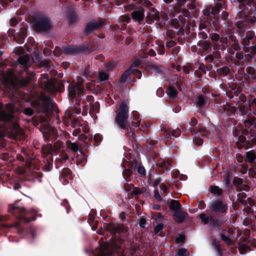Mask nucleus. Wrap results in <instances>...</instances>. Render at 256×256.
I'll list each match as a JSON object with an SVG mask.
<instances>
[{
    "mask_svg": "<svg viewBox=\"0 0 256 256\" xmlns=\"http://www.w3.org/2000/svg\"><path fill=\"white\" fill-rule=\"evenodd\" d=\"M117 114L116 120L122 128H125L128 116V108L126 104L122 102L116 108Z\"/></svg>",
    "mask_w": 256,
    "mask_h": 256,
    "instance_id": "f257e3e1",
    "label": "nucleus"
},
{
    "mask_svg": "<svg viewBox=\"0 0 256 256\" xmlns=\"http://www.w3.org/2000/svg\"><path fill=\"white\" fill-rule=\"evenodd\" d=\"M34 28L38 32H43L48 30L50 24L48 19L44 16H38L32 22Z\"/></svg>",
    "mask_w": 256,
    "mask_h": 256,
    "instance_id": "f03ea898",
    "label": "nucleus"
},
{
    "mask_svg": "<svg viewBox=\"0 0 256 256\" xmlns=\"http://www.w3.org/2000/svg\"><path fill=\"white\" fill-rule=\"evenodd\" d=\"M78 84L71 83L68 87V92L71 98H74L76 96L80 94L84 90L82 85L83 80L78 78Z\"/></svg>",
    "mask_w": 256,
    "mask_h": 256,
    "instance_id": "7ed1b4c3",
    "label": "nucleus"
},
{
    "mask_svg": "<svg viewBox=\"0 0 256 256\" xmlns=\"http://www.w3.org/2000/svg\"><path fill=\"white\" fill-rule=\"evenodd\" d=\"M13 106L12 104H7L4 110H0V120L10 121L12 118Z\"/></svg>",
    "mask_w": 256,
    "mask_h": 256,
    "instance_id": "20e7f679",
    "label": "nucleus"
},
{
    "mask_svg": "<svg viewBox=\"0 0 256 256\" xmlns=\"http://www.w3.org/2000/svg\"><path fill=\"white\" fill-rule=\"evenodd\" d=\"M210 208L215 212H225L228 209L226 205L219 200H216L212 202Z\"/></svg>",
    "mask_w": 256,
    "mask_h": 256,
    "instance_id": "39448f33",
    "label": "nucleus"
},
{
    "mask_svg": "<svg viewBox=\"0 0 256 256\" xmlns=\"http://www.w3.org/2000/svg\"><path fill=\"white\" fill-rule=\"evenodd\" d=\"M144 10L142 8L136 9L132 13V17L135 22H140L142 21L144 17Z\"/></svg>",
    "mask_w": 256,
    "mask_h": 256,
    "instance_id": "423d86ee",
    "label": "nucleus"
},
{
    "mask_svg": "<svg viewBox=\"0 0 256 256\" xmlns=\"http://www.w3.org/2000/svg\"><path fill=\"white\" fill-rule=\"evenodd\" d=\"M101 26V24L98 22H90L87 24L86 28V34H90L94 30L99 28Z\"/></svg>",
    "mask_w": 256,
    "mask_h": 256,
    "instance_id": "0eeeda50",
    "label": "nucleus"
},
{
    "mask_svg": "<svg viewBox=\"0 0 256 256\" xmlns=\"http://www.w3.org/2000/svg\"><path fill=\"white\" fill-rule=\"evenodd\" d=\"M187 214L184 212H176L173 214V217L176 222L178 223L182 222L186 217Z\"/></svg>",
    "mask_w": 256,
    "mask_h": 256,
    "instance_id": "6e6552de",
    "label": "nucleus"
},
{
    "mask_svg": "<svg viewBox=\"0 0 256 256\" xmlns=\"http://www.w3.org/2000/svg\"><path fill=\"white\" fill-rule=\"evenodd\" d=\"M80 51V49L75 46H68L64 48V52L66 54H76Z\"/></svg>",
    "mask_w": 256,
    "mask_h": 256,
    "instance_id": "1a4fd4ad",
    "label": "nucleus"
},
{
    "mask_svg": "<svg viewBox=\"0 0 256 256\" xmlns=\"http://www.w3.org/2000/svg\"><path fill=\"white\" fill-rule=\"evenodd\" d=\"M46 90L49 92H53L56 90V88L53 82L48 81L45 85Z\"/></svg>",
    "mask_w": 256,
    "mask_h": 256,
    "instance_id": "9d476101",
    "label": "nucleus"
},
{
    "mask_svg": "<svg viewBox=\"0 0 256 256\" xmlns=\"http://www.w3.org/2000/svg\"><path fill=\"white\" fill-rule=\"evenodd\" d=\"M181 205L178 200H171L170 204V208L171 210L176 211L180 209Z\"/></svg>",
    "mask_w": 256,
    "mask_h": 256,
    "instance_id": "9b49d317",
    "label": "nucleus"
},
{
    "mask_svg": "<svg viewBox=\"0 0 256 256\" xmlns=\"http://www.w3.org/2000/svg\"><path fill=\"white\" fill-rule=\"evenodd\" d=\"M111 228L114 230V231H111L112 233H120L124 229V226L121 224H113L111 226Z\"/></svg>",
    "mask_w": 256,
    "mask_h": 256,
    "instance_id": "f8f14e48",
    "label": "nucleus"
},
{
    "mask_svg": "<svg viewBox=\"0 0 256 256\" xmlns=\"http://www.w3.org/2000/svg\"><path fill=\"white\" fill-rule=\"evenodd\" d=\"M5 78L8 82L14 83V76L13 72L12 70L8 72Z\"/></svg>",
    "mask_w": 256,
    "mask_h": 256,
    "instance_id": "ddd939ff",
    "label": "nucleus"
},
{
    "mask_svg": "<svg viewBox=\"0 0 256 256\" xmlns=\"http://www.w3.org/2000/svg\"><path fill=\"white\" fill-rule=\"evenodd\" d=\"M256 158V154L252 152H248L246 153V159L250 162H252Z\"/></svg>",
    "mask_w": 256,
    "mask_h": 256,
    "instance_id": "4468645a",
    "label": "nucleus"
},
{
    "mask_svg": "<svg viewBox=\"0 0 256 256\" xmlns=\"http://www.w3.org/2000/svg\"><path fill=\"white\" fill-rule=\"evenodd\" d=\"M29 61V56L28 55L20 56L18 58V62L20 64L26 66Z\"/></svg>",
    "mask_w": 256,
    "mask_h": 256,
    "instance_id": "2eb2a0df",
    "label": "nucleus"
},
{
    "mask_svg": "<svg viewBox=\"0 0 256 256\" xmlns=\"http://www.w3.org/2000/svg\"><path fill=\"white\" fill-rule=\"evenodd\" d=\"M140 64V62L139 60L135 61L130 68V70L132 72H139V71L136 68Z\"/></svg>",
    "mask_w": 256,
    "mask_h": 256,
    "instance_id": "dca6fc26",
    "label": "nucleus"
},
{
    "mask_svg": "<svg viewBox=\"0 0 256 256\" xmlns=\"http://www.w3.org/2000/svg\"><path fill=\"white\" fill-rule=\"evenodd\" d=\"M206 99L202 96H200L196 100V103L198 106H202L204 104H206Z\"/></svg>",
    "mask_w": 256,
    "mask_h": 256,
    "instance_id": "f3484780",
    "label": "nucleus"
},
{
    "mask_svg": "<svg viewBox=\"0 0 256 256\" xmlns=\"http://www.w3.org/2000/svg\"><path fill=\"white\" fill-rule=\"evenodd\" d=\"M168 95L172 98H175L176 96V90L172 87H170L168 90Z\"/></svg>",
    "mask_w": 256,
    "mask_h": 256,
    "instance_id": "a211bd4d",
    "label": "nucleus"
},
{
    "mask_svg": "<svg viewBox=\"0 0 256 256\" xmlns=\"http://www.w3.org/2000/svg\"><path fill=\"white\" fill-rule=\"evenodd\" d=\"M152 218L158 222H162L164 219L163 216L160 212H156L153 214Z\"/></svg>",
    "mask_w": 256,
    "mask_h": 256,
    "instance_id": "6ab92c4d",
    "label": "nucleus"
},
{
    "mask_svg": "<svg viewBox=\"0 0 256 256\" xmlns=\"http://www.w3.org/2000/svg\"><path fill=\"white\" fill-rule=\"evenodd\" d=\"M130 72H132L130 69L126 70L124 74L122 75L120 77V81L122 82H125L126 80L127 79L128 76H129Z\"/></svg>",
    "mask_w": 256,
    "mask_h": 256,
    "instance_id": "aec40b11",
    "label": "nucleus"
},
{
    "mask_svg": "<svg viewBox=\"0 0 256 256\" xmlns=\"http://www.w3.org/2000/svg\"><path fill=\"white\" fill-rule=\"evenodd\" d=\"M210 191L212 193L217 194L218 195H220L222 193V190L216 186H214L212 187Z\"/></svg>",
    "mask_w": 256,
    "mask_h": 256,
    "instance_id": "412c9836",
    "label": "nucleus"
},
{
    "mask_svg": "<svg viewBox=\"0 0 256 256\" xmlns=\"http://www.w3.org/2000/svg\"><path fill=\"white\" fill-rule=\"evenodd\" d=\"M108 78V74L104 72H99L98 78L100 80H106Z\"/></svg>",
    "mask_w": 256,
    "mask_h": 256,
    "instance_id": "4be33fe9",
    "label": "nucleus"
},
{
    "mask_svg": "<svg viewBox=\"0 0 256 256\" xmlns=\"http://www.w3.org/2000/svg\"><path fill=\"white\" fill-rule=\"evenodd\" d=\"M19 209L18 206L16 205L15 204H10L8 206V212L10 213H12L16 210Z\"/></svg>",
    "mask_w": 256,
    "mask_h": 256,
    "instance_id": "5701e85b",
    "label": "nucleus"
},
{
    "mask_svg": "<svg viewBox=\"0 0 256 256\" xmlns=\"http://www.w3.org/2000/svg\"><path fill=\"white\" fill-rule=\"evenodd\" d=\"M200 218L202 222L205 224H208L209 222L208 218L204 214H202L200 215Z\"/></svg>",
    "mask_w": 256,
    "mask_h": 256,
    "instance_id": "b1692460",
    "label": "nucleus"
},
{
    "mask_svg": "<svg viewBox=\"0 0 256 256\" xmlns=\"http://www.w3.org/2000/svg\"><path fill=\"white\" fill-rule=\"evenodd\" d=\"M164 228V226L163 224H158L154 229V233L160 234Z\"/></svg>",
    "mask_w": 256,
    "mask_h": 256,
    "instance_id": "393cba45",
    "label": "nucleus"
},
{
    "mask_svg": "<svg viewBox=\"0 0 256 256\" xmlns=\"http://www.w3.org/2000/svg\"><path fill=\"white\" fill-rule=\"evenodd\" d=\"M137 172L141 176H144L146 174V170L144 168L141 166H139L137 168Z\"/></svg>",
    "mask_w": 256,
    "mask_h": 256,
    "instance_id": "a878e982",
    "label": "nucleus"
},
{
    "mask_svg": "<svg viewBox=\"0 0 256 256\" xmlns=\"http://www.w3.org/2000/svg\"><path fill=\"white\" fill-rule=\"evenodd\" d=\"M221 238L222 240L227 244H230L232 243L230 238L228 236H226L223 234H222Z\"/></svg>",
    "mask_w": 256,
    "mask_h": 256,
    "instance_id": "bb28decb",
    "label": "nucleus"
},
{
    "mask_svg": "<svg viewBox=\"0 0 256 256\" xmlns=\"http://www.w3.org/2000/svg\"><path fill=\"white\" fill-rule=\"evenodd\" d=\"M198 136H206L207 132L204 128H201L198 131Z\"/></svg>",
    "mask_w": 256,
    "mask_h": 256,
    "instance_id": "cd10ccee",
    "label": "nucleus"
},
{
    "mask_svg": "<svg viewBox=\"0 0 256 256\" xmlns=\"http://www.w3.org/2000/svg\"><path fill=\"white\" fill-rule=\"evenodd\" d=\"M187 254H188V252L186 249L180 248L178 251V256H185Z\"/></svg>",
    "mask_w": 256,
    "mask_h": 256,
    "instance_id": "c85d7f7f",
    "label": "nucleus"
},
{
    "mask_svg": "<svg viewBox=\"0 0 256 256\" xmlns=\"http://www.w3.org/2000/svg\"><path fill=\"white\" fill-rule=\"evenodd\" d=\"M184 240V234H180L176 239L177 243L182 242Z\"/></svg>",
    "mask_w": 256,
    "mask_h": 256,
    "instance_id": "c756f323",
    "label": "nucleus"
},
{
    "mask_svg": "<svg viewBox=\"0 0 256 256\" xmlns=\"http://www.w3.org/2000/svg\"><path fill=\"white\" fill-rule=\"evenodd\" d=\"M24 113L26 115L32 116L33 114V110L30 108H26L24 110Z\"/></svg>",
    "mask_w": 256,
    "mask_h": 256,
    "instance_id": "7c9ffc66",
    "label": "nucleus"
},
{
    "mask_svg": "<svg viewBox=\"0 0 256 256\" xmlns=\"http://www.w3.org/2000/svg\"><path fill=\"white\" fill-rule=\"evenodd\" d=\"M70 147L74 152H76L78 150V145L76 143L70 144Z\"/></svg>",
    "mask_w": 256,
    "mask_h": 256,
    "instance_id": "2f4dec72",
    "label": "nucleus"
},
{
    "mask_svg": "<svg viewBox=\"0 0 256 256\" xmlns=\"http://www.w3.org/2000/svg\"><path fill=\"white\" fill-rule=\"evenodd\" d=\"M194 138V140L196 144L200 146L203 143V140H202V138H196V137H195Z\"/></svg>",
    "mask_w": 256,
    "mask_h": 256,
    "instance_id": "473e14b6",
    "label": "nucleus"
},
{
    "mask_svg": "<svg viewBox=\"0 0 256 256\" xmlns=\"http://www.w3.org/2000/svg\"><path fill=\"white\" fill-rule=\"evenodd\" d=\"M94 139L95 141H96L97 142H99L102 140V138L100 134H96L94 136Z\"/></svg>",
    "mask_w": 256,
    "mask_h": 256,
    "instance_id": "72a5a7b5",
    "label": "nucleus"
},
{
    "mask_svg": "<svg viewBox=\"0 0 256 256\" xmlns=\"http://www.w3.org/2000/svg\"><path fill=\"white\" fill-rule=\"evenodd\" d=\"M146 224V220L144 218H141L140 220V226L141 228H144Z\"/></svg>",
    "mask_w": 256,
    "mask_h": 256,
    "instance_id": "f704fd0d",
    "label": "nucleus"
},
{
    "mask_svg": "<svg viewBox=\"0 0 256 256\" xmlns=\"http://www.w3.org/2000/svg\"><path fill=\"white\" fill-rule=\"evenodd\" d=\"M133 192L136 194H141L142 191L138 188H134Z\"/></svg>",
    "mask_w": 256,
    "mask_h": 256,
    "instance_id": "c9c22d12",
    "label": "nucleus"
},
{
    "mask_svg": "<svg viewBox=\"0 0 256 256\" xmlns=\"http://www.w3.org/2000/svg\"><path fill=\"white\" fill-rule=\"evenodd\" d=\"M148 54L150 56H155L156 55V52L152 49L150 50L148 52Z\"/></svg>",
    "mask_w": 256,
    "mask_h": 256,
    "instance_id": "e433bc0d",
    "label": "nucleus"
},
{
    "mask_svg": "<svg viewBox=\"0 0 256 256\" xmlns=\"http://www.w3.org/2000/svg\"><path fill=\"white\" fill-rule=\"evenodd\" d=\"M164 46H160L159 48V54H164Z\"/></svg>",
    "mask_w": 256,
    "mask_h": 256,
    "instance_id": "4c0bfd02",
    "label": "nucleus"
},
{
    "mask_svg": "<svg viewBox=\"0 0 256 256\" xmlns=\"http://www.w3.org/2000/svg\"><path fill=\"white\" fill-rule=\"evenodd\" d=\"M115 66H116V64L114 62H111L110 64H109L107 66V68L108 69H110V68H114Z\"/></svg>",
    "mask_w": 256,
    "mask_h": 256,
    "instance_id": "58836bf2",
    "label": "nucleus"
},
{
    "mask_svg": "<svg viewBox=\"0 0 256 256\" xmlns=\"http://www.w3.org/2000/svg\"><path fill=\"white\" fill-rule=\"evenodd\" d=\"M219 11L220 10L217 8H212V12L215 15L218 14L219 12Z\"/></svg>",
    "mask_w": 256,
    "mask_h": 256,
    "instance_id": "ea45409f",
    "label": "nucleus"
},
{
    "mask_svg": "<svg viewBox=\"0 0 256 256\" xmlns=\"http://www.w3.org/2000/svg\"><path fill=\"white\" fill-rule=\"evenodd\" d=\"M130 20V18L129 17L127 16H124L122 17V20L124 22H128Z\"/></svg>",
    "mask_w": 256,
    "mask_h": 256,
    "instance_id": "a19ab883",
    "label": "nucleus"
},
{
    "mask_svg": "<svg viewBox=\"0 0 256 256\" xmlns=\"http://www.w3.org/2000/svg\"><path fill=\"white\" fill-rule=\"evenodd\" d=\"M228 17V14L226 12H223L222 14V18L224 20H226Z\"/></svg>",
    "mask_w": 256,
    "mask_h": 256,
    "instance_id": "79ce46f5",
    "label": "nucleus"
},
{
    "mask_svg": "<svg viewBox=\"0 0 256 256\" xmlns=\"http://www.w3.org/2000/svg\"><path fill=\"white\" fill-rule=\"evenodd\" d=\"M160 187L162 190H163L164 192H167L168 188L165 185H161Z\"/></svg>",
    "mask_w": 256,
    "mask_h": 256,
    "instance_id": "37998d69",
    "label": "nucleus"
},
{
    "mask_svg": "<svg viewBox=\"0 0 256 256\" xmlns=\"http://www.w3.org/2000/svg\"><path fill=\"white\" fill-rule=\"evenodd\" d=\"M183 70H184V72L186 74H188L190 72L188 68L186 66H184Z\"/></svg>",
    "mask_w": 256,
    "mask_h": 256,
    "instance_id": "c03bdc74",
    "label": "nucleus"
},
{
    "mask_svg": "<svg viewBox=\"0 0 256 256\" xmlns=\"http://www.w3.org/2000/svg\"><path fill=\"white\" fill-rule=\"evenodd\" d=\"M218 34H214V35L212 36V39L214 40H218Z\"/></svg>",
    "mask_w": 256,
    "mask_h": 256,
    "instance_id": "a18cd8bd",
    "label": "nucleus"
},
{
    "mask_svg": "<svg viewBox=\"0 0 256 256\" xmlns=\"http://www.w3.org/2000/svg\"><path fill=\"white\" fill-rule=\"evenodd\" d=\"M154 197L158 199V200H160V198L158 194H154Z\"/></svg>",
    "mask_w": 256,
    "mask_h": 256,
    "instance_id": "49530a36",
    "label": "nucleus"
},
{
    "mask_svg": "<svg viewBox=\"0 0 256 256\" xmlns=\"http://www.w3.org/2000/svg\"><path fill=\"white\" fill-rule=\"evenodd\" d=\"M120 248V246L118 245L114 246L112 248L113 249H118Z\"/></svg>",
    "mask_w": 256,
    "mask_h": 256,
    "instance_id": "de8ad7c7",
    "label": "nucleus"
},
{
    "mask_svg": "<svg viewBox=\"0 0 256 256\" xmlns=\"http://www.w3.org/2000/svg\"><path fill=\"white\" fill-rule=\"evenodd\" d=\"M166 3H170L173 0H164Z\"/></svg>",
    "mask_w": 256,
    "mask_h": 256,
    "instance_id": "09e8293b",
    "label": "nucleus"
},
{
    "mask_svg": "<svg viewBox=\"0 0 256 256\" xmlns=\"http://www.w3.org/2000/svg\"><path fill=\"white\" fill-rule=\"evenodd\" d=\"M34 218H32V219H30V218H26V220H25V222H30V221H31V220H34Z\"/></svg>",
    "mask_w": 256,
    "mask_h": 256,
    "instance_id": "8fccbe9b",
    "label": "nucleus"
},
{
    "mask_svg": "<svg viewBox=\"0 0 256 256\" xmlns=\"http://www.w3.org/2000/svg\"><path fill=\"white\" fill-rule=\"evenodd\" d=\"M141 191H142V192H145L146 191V188L143 187L142 190H140Z\"/></svg>",
    "mask_w": 256,
    "mask_h": 256,
    "instance_id": "3c124183",
    "label": "nucleus"
},
{
    "mask_svg": "<svg viewBox=\"0 0 256 256\" xmlns=\"http://www.w3.org/2000/svg\"><path fill=\"white\" fill-rule=\"evenodd\" d=\"M176 136H178V135L180 134V132H179V130H177V131H176Z\"/></svg>",
    "mask_w": 256,
    "mask_h": 256,
    "instance_id": "603ef678",
    "label": "nucleus"
},
{
    "mask_svg": "<svg viewBox=\"0 0 256 256\" xmlns=\"http://www.w3.org/2000/svg\"><path fill=\"white\" fill-rule=\"evenodd\" d=\"M3 220V216L0 214V222Z\"/></svg>",
    "mask_w": 256,
    "mask_h": 256,
    "instance_id": "864d4df0",
    "label": "nucleus"
},
{
    "mask_svg": "<svg viewBox=\"0 0 256 256\" xmlns=\"http://www.w3.org/2000/svg\"><path fill=\"white\" fill-rule=\"evenodd\" d=\"M29 82V80L28 79H26L25 80V84L28 83Z\"/></svg>",
    "mask_w": 256,
    "mask_h": 256,
    "instance_id": "5fc2aeb1",
    "label": "nucleus"
},
{
    "mask_svg": "<svg viewBox=\"0 0 256 256\" xmlns=\"http://www.w3.org/2000/svg\"><path fill=\"white\" fill-rule=\"evenodd\" d=\"M133 114H134V116H137V114H136V112H134V113H133Z\"/></svg>",
    "mask_w": 256,
    "mask_h": 256,
    "instance_id": "6e6d98bb",
    "label": "nucleus"
},
{
    "mask_svg": "<svg viewBox=\"0 0 256 256\" xmlns=\"http://www.w3.org/2000/svg\"><path fill=\"white\" fill-rule=\"evenodd\" d=\"M240 252L242 253V248L241 246L240 248Z\"/></svg>",
    "mask_w": 256,
    "mask_h": 256,
    "instance_id": "4d7b16f0",
    "label": "nucleus"
},
{
    "mask_svg": "<svg viewBox=\"0 0 256 256\" xmlns=\"http://www.w3.org/2000/svg\"><path fill=\"white\" fill-rule=\"evenodd\" d=\"M10 2H12L14 1V0H8Z\"/></svg>",
    "mask_w": 256,
    "mask_h": 256,
    "instance_id": "13d9d810",
    "label": "nucleus"
},
{
    "mask_svg": "<svg viewBox=\"0 0 256 256\" xmlns=\"http://www.w3.org/2000/svg\"><path fill=\"white\" fill-rule=\"evenodd\" d=\"M136 73H138V74H140V75H142V74H140V72L138 73V72H136Z\"/></svg>",
    "mask_w": 256,
    "mask_h": 256,
    "instance_id": "bf43d9fd",
    "label": "nucleus"
},
{
    "mask_svg": "<svg viewBox=\"0 0 256 256\" xmlns=\"http://www.w3.org/2000/svg\"><path fill=\"white\" fill-rule=\"evenodd\" d=\"M20 210H21L22 212H24V210H23V209H20Z\"/></svg>",
    "mask_w": 256,
    "mask_h": 256,
    "instance_id": "052dcab7",
    "label": "nucleus"
},
{
    "mask_svg": "<svg viewBox=\"0 0 256 256\" xmlns=\"http://www.w3.org/2000/svg\"><path fill=\"white\" fill-rule=\"evenodd\" d=\"M7 225H2V226H7Z\"/></svg>",
    "mask_w": 256,
    "mask_h": 256,
    "instance_id": "680f3d73",
    "label": "nucleus"
},
{
    "mask_svg": "<svg viewBox=\"0 0 256 256\" xmlns=\"http://www.w3.org/2000/svg\"><path fill=\"white\" fill-rule=\"evenodd\" d=\"M120 218H122V216H121V214L120 215Z\"/></svg>",
    "mask_w": 256,
    "mask_h": 256,
    "instance_id": "e2e57ef3",
    "label": "nucleus"
},
{
    "mask_svg": "<svg viewBox=\"0 0 256 256\" xmlns=\"http://www.w3.org/2000/svg\"><path fill=\"white\" fill-rule=\"evenodd\" d=\"M120 218H122V216H121V214L120 215Z\"/></svg>",
    "mask_w": 256,
    "mask_h": 256,
    "instance_id": "0e129e2a",
    "label": "nucleus"
}]
</instances>
